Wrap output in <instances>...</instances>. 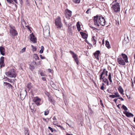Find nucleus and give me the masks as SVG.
Returning <instances> with one entry per match:
<instances>
[{
    "mask_svg": "<svg viewBox=\"0 0 135 135\" xmlns=\"http://www.w3.org/2000/svg\"><path fill=\"white\" fill-rule=\"evenodd\" d=\"M0 51L1 54L2 55H5V53L4 52L5 51V49L4 47H0Z\"/></svg>",
    "mask_w": 135,
    "mask_h": 135,
    "instance_id": "17",
    "label": "nucleus"
},
{
    "mask_svg": "<svg viewBox=\"0 0 135 135\" xmlns=\"http://www.w3.org/2000/svg\"><path fill=\"white\" fill-rule=\"evenodd\" d=\"M41 101L38 100V101H37L36 102H35V103L38 106L39 105H40V102Z\"/></svg>",
    "mask_w": 135,
    "mask_h": 135,
    "instance_id": "37",
    "label": "nucleus"
},
{
    "mask_svg": "<svg viewBox=\"0 0 135 135\" xmlns=\"http://www.w3.org/2000/svg\"><path fill=\"white\" fill-rule=\"evenodd\" d=\"M31 46L32 47V48L33 50H34V48H35V51L36 50V48L35 47L33 46L32 45H31Z\"/></svg>",
    "mask_w": 135,
    "mask_h": 135,
    "instance_id": "57",
    "label": "nucleus"
},
{
    "mask_svg": "<svg viewBox=\"0 0 135 135\" xmlns=\"http://www.w3.org/2000/svg\"><path fill=\"white\" fill-rule=\"evenodd\" d=\"M27 92L26 90H22L20 94L21 98L22 100H23L25 98Z\"/></svg>",
    "mask_w": 135,
    "mask_h": 135,
    "instance_id": "7",
    "label": "nucleus"
},
{
    "mask_svg": "<svg viewBox=\"0 0 135 135\" xmlns=\"http://www.w3.org/2000/svg\"><path fill=\"white\" fill-rule=\"evenodd\" d=\"M103 81L105 82H106L107 83V85H108V81L107 79H103Z\"/></svg>",
    "mask_w": 135,
    "mask_h": 135,
    "instance_id": "41",
    "label": "nucleus"
},
{
    "mask_svg": "<svg viewBox=\"0 0 135 135\" xmlns=\"http://www.w3.org/2000/svg\"><path fill=\"white\" fill-rule=\"evenodd\" d=\"M3 85L4 86H6L7 88L8 89H10V88L12 89L13 87L12 86L11 84L6 82H4Z\"/></svg>",
    "mask_w": 135,
    "mask_h": 135,
    "instance_id": "12",
    "label": "nucleus"
},
{
    "mask_svg": "<svg viewBox=\"0 0 135 135\" xmlns=\"http://www.w3.org/2000/svg\"><path fill=\"white\" fill-rule=\"evenodd\" d=\"M42 79L44 81H45L46 80V79L45 77H42Z\"/></svg>",
    "mask_w": 135,
    "mask_h": 135,
    "instance_id": "58",
    "label": "nucleus"
},
{
    "mask_svg": "<svg viewBox=\"0 0 135 135\" xmlns=\"http://www.w3.org/2000/svg\"><path fill=\"white\" fill-rule=\"evenodd\" d=\"M7 2L10 3H13V2L12 0H6Z\"/></svg>",
    "mask_w": 135,
    "mask_h": 135,
    "instance_id": "40",
    "label": "nucleus"
},
{
    "mask_svg": "<svg viewBox=\"0 0 135 135\" xmlns=\"http://www.w3.org/2000/svg\"><path fill=\"white\" fill-rule=\"evenodd\" d=\"M40 75L41 76H45V74L43 72H41L40 73Z\"/></svg>",
    "mask_w": 135,
    "mask_h": 135,
    "instance_id": "49",
    "label": "nucleus"
},
{
    "mask_svg": "<svg viewBox=\"0 0 135 135\" xmlns=\"http://www.w3.org/2000/svg\"><path fill=\"white\" fill-rule=\"evenodd\" d=\"M103 22V24H102V26H104L105 25V21L103 17H102V22Z\"/></svg>",
    "mask_w": 135,
    "mask_h": 135,
    "instance_id": "31",
    "label": "nucleus"
},
{
    "mask_svg": "<svg viewBox=\"0 0 135 135\" xmlns=\"http://www.w3.org/2000/svg\"><path fill=\"white\" fill-rule=\"evenodd\" d=\"M112 8L115 12H118L120 11V8L119 4L117 3L115 4L112 5Z\"/></svg>",
    "mask_w": 135,
    "mask_h": 135,
    "instance_id": "6",
    "label": "nucleus"
},
{
    "mask_svg": "<svg viewBox=\"0 0 135 135\" xmlns=\"http://www.w3.org/2000/svg\"><path fill=\"white\" fill-rule=\"evenodd\" d=\"M55 23L58 29H60L62 27V24L61 22L60 17L58 16L55 20Z\"/></svg>",
    "mask_w": 135,
    "mask_h": 135,
    "instance_id": "2",
    "label": "nucleus"
},
{
    "mask_svg": "<svg viewBox=\"0 0 135 135\" xmlns=\"http://www.w3.org/2000/svg\"><path fill=\"white\" fill-rule=\"evenodd\" d=\"M3 79L4 80V81H8V82L12 83L13 82L12 79H9L7 77H6L3 78Z\"/></svg>",
    "mask_w": 135,
    "mask_h": 135,
    "instance_id": "18",
    "label": "nucleus"
},
{
    "mask_svg": "<svg viewBox=\"0 0 135 135\" xmlns=\"http://www.w3.org/2000/svg\"><path fill=\"white\" fill-rule=\"evenodd\" d=\"M105 46H106L107 47L108 49H109L110 48V46L109 45V42L106 40L105 41Z\"/></svg>",
    "mask_w": 135,
    "mask_h": 135,
    "instance_id": "23",
    "label": "nucleus"
},
{
    "mask_svg": "<svg viewBox=\"0 0 135 135\" xmlns=\"http://www.w3.org/2000/svg\"><path fill=\"white\" fill-rule=\"evenodd\" d=\"M118 62L119 64L120 65H124L125 64V61L123 60L121 58H119L117 59Z\"/></svg>",
    "mask_w": 135,
    "mask_h": 135,
    "instance_id": "10",
    "label": "nucleus"
},
{
    "mask_svg": "<svg viewBox=\"0 0 135 135\" xmlns=\"http://www.w3.org/2000/svg\"><path fill=\"white\" fill-rule=\"evenodd\" d=\"M108 71L106 70L105 69H104L102 72V76L103 75H107Z\"/></svg>",
    "mask_w": 135,
    "mask_h": 135,
    "instance_id": "20",
    "label": "nucleus"
},
{
    "mask_svg": "<svg viewBox=\"0 0 135 135\" xmlns=\"http://www.w3.org/2000/svg\"><path fill=\"white\" fill-rule=\"evenodd\" d=\"M30 40L34 43H36L37 42L36 38L34 36L33 34H31L30 35Z\"/></svg>",
    "mask_w": 135,
    "mask_h": 135,
    "instance_id": "11",
    "label": "nucleus"
},
{
    "mask_svg": "<svg viewBox=\"0 0 135 135\" xmlns=\"http://www.w3.org/2000/svg\"><path fill=\"white\" fill-rule=\"evenodd\" d=\"M25 135H29V132L28 131V129L26 128L25 129Z\"/></svg>",
    "mask_w": 135,
    "mask_h": 135,
    "instance_id": "22",
    "label": "nucleus"
},
{
    "mask_svg": "<svg viewBox=\"0 0 135 135\" xmlns=\"http://www.w3.org/2000/svg\"><path fill=\"white\" fill-rule=\"evenodd\" d=\"M44 50V48L43 46H42L41 47V50H40L39 52L40 54H42Z\"/></svg>",
    "mask_w": 135,
    "mask_h": 135,
    "instance_id": "27",
    "label": "nucleus"
},
{
    "mask_svg": "<svg viewBox=\"0 0 135 135\" xmlns=\"http://www.w3.org/2000/svg\"><path fill=\"white\" fill-rule=\"evenodd\" d=\"M108 79H111V73H109L108 76Z\"/></svg>",
    "mask_w": 135,
    "mask_h": 135,
    "instance_id": "54",
    "label": "nucleus"
},
{
    "mask_svg": "<svg viewBox=\"0 0 135 135\" xmlns=\"http://www.w3.org/2000/svg\"><path fill=\"white\" fill-rule=\"evenodd\" d=\"M66 124H68L70 127L71 128H73V126L71 124H69L68 123H66Z\"/></svg>",
    "mask_w": 135,
    "mask_h": 135,
    "instance_id": "44",
    "label": "nucleus"
},
{
    "mask_svg": "<svg viewBox=\"0 0 135 135\" xmlns=\"http://www.w3.org/2000/svg\"><path fill=\"white\" fill-rule=\"evenodd\" d=\"M71 25L70 24H69L68 25V32L69 33H71Z\"/></svg>",
    "mask_w": 135,
    "mask_h": 135,
    "instance_id": "21",
    "label": "nucleus"
},
{
    "mask_svg": "<svg viewBox=\"0 0 135 135\" xmlns=\"http://www.w3.org/2000/svg\"><path fill=\"white\" fill-rule=\"evenodd\" d=\"M49 29L48 26H46L45 28L43 29L44 37L46 38H47L50 35Z\"/></svg>",
    "mask_w": 135,
    "mask_h": 135,
    "instance_id": "4",
    "label": "nucleus"
},
{
    "mask_svg": "<svg viewBox=\"0 0 135 135\" xmlns=\"http://www.w3.org/2000/svg\"><path fill=\"white\" fill-rule=\"evenodd\" d=\"M80 33L83 38L85 39H86L87 38L88 35L86 34L85 33L82 32H80Z\"/></svg>",
    "mask_w": 135,
    "mask_h": 135,
    "instance_id": "14",
    "label": "nucleus"
},
{
    "mask_svg": "<svg viewBox=\"0 0 135 135\" xmlns=\"http://www.w3.org/2000/svg\"><path fill=\"white\" fill-rule=\"evenodd\" d=\"M122 108L124 109L125 112H126L128 110L127 108L124 105H123L122 106Z\"/></svg>",
    "mask_w": 135,
    "mask_h": 135,
    "instance_id": "28",
    "label": "nucleus"
},
{
    "mask_svg": "<svg viewBox=\"0 0 135 135\" xmlns=\"http://www.w3.org/2000/svg\"><path fill=\"white\" fill-rule=\"evenodd\" d=\"M15 70L14 69H12L5 73V74L8 77L11 78H15L16 76V74Z\"/></svg>",
    "mask_w": 135,
    "mask_h": 135,
    "instance_id": "1",
    "label": "nucleus"
},
{
    "mask_svg": "<svg viewBox=\"0 0 135 135\" xmlns=\"http://www.w3.org/2000/svg\"><path fill=\"white\" fill-rule=\"evenodd\" d=\"M114 95L116 97H119L120 96L118 92H115L114 93Z\"/></svg>",
    "mask_w": 135,
    "mask_h": 135,
    "instance_id": "36",
    "label": "nucleus"
},
{
    "mask_svg": "<svg viewBox=\"0 0 135 135\" xmlns=\"http://www.w3.org/2000/svg\"><path fill=\"white\" fill-rule=\"evenodd\" d=\"M4 57H1L0 59V64L1 63H3L4 62Z\"/></svg>",
    "mask_w": 135,
    "mask_h": 135,
    "instance_id": "32",
    "label": "nucleus"
},
{
    "mask_svg": "<svg viewBox=\"0 0 135 135\" xmlns=\"http://www.w3.org/2000/svg\"><path fill=\"white\" fill-rule=\"evenodd\" d=\"M78 23L79 24V22H77V28L78 31H79L81 30L80 26L79 24L78 25Z\"/></svg>",
    "mask_w": 135,
    "mask_h": 135,
    "instance_id": "26",
    "label": "nucleus"
},
{
    "mask_svg": "<svg viewBox=\"0 0 135 135\" xmlns=\"http://www.w3.org/2000/svg\"><path fill=\"white\" fill-rule=\"evenodd\" d=\"M26 49V47H24V48H23L22 49V52H25V51Z\"/></svg>",
    "mask_w": 135,
    "mask_h": 135,
    "instance_id": "52",
    "label": "nucleus"
},
{
    "mask_svg": "<svg viewBox=\"0 0 135 135\" xmlns=\"http://www.w3.org/2000/svg\"><path fill=\"white\" fill-rule=\"evenodd\" d=\"M0 67L1 68L4 67L5 66V64L4 63V62L3 63H1V64H0Z\"/></svg>",
    "mask_w": 135,
    "mask_h": 135,
    "instance_id": "42",
    "label": "nucleus"
},
{
    "mask_svg": "<svg viewBox=\"0 0 135 135\" xmlns=\"http://www.w3.org/2000/svg\"><path fill=\"white\" fill-rule=\"evenodd\" d=\"M38 100L41 101V100L38 97H36L33 99V101L35 102L37 101H38Z\"/></svg>",
    "mask_w": 135,
    "mask_h": 135,
    "instance_id": "25",
    "label": "nucleus"
},
{
    "mask_svg": "<svg viewBox=\"0 0 135 135\" xmlns=\"http://www.w3.org/2000/svg\"><path fill=\"white\" fill-rule=\"evenodd\" d=\"M118 99H114L113 100V101L116 103L117 102V100Z\"/></svg>",
    "mask_w": 135,
    "mask_h": 135,
    "instance_id": "63",
    "label": "nucleus"
},
{
    "mask_svg": "<svg viewBox=\"0 0 135 135\" xmlns=\"http://www.w3.org/2000/svg\"><path fill=\"white\" fill-rule=\"evenodd\" d=\"M70 53L73 55L72 57H73V56H75L76 55L75 54L73 51H72L70 50L69 51Z\"/></svg>",
    "mask_w": 135,
    "mask_h": 135,
    "instance_id": "33",
    "label": "nucleus"
},
{
    "mask_svg": "<svg viewBox=\"0 0 135 135\" xmlns=\"http://www.w3.org/2000/svg\"><path fill=\"white\" fill-rule=\"evenodd\" d=\"M90 9H91L90 8L88 9V10L86 12V13L87 14H89V13H90L91 11H90Z\"/></svg>",
    "mask_w": 135,
    "mask_h": 135,
    "instance_id": "43",
    "label": "nucleus"
},
{
    "mask_svg": "<svg viewBox=\"0 0 135 135\" xmlns=\"http://www.w3.org/2000/svg\"><path fill=\"white\" fill-rule=\"evenodd\" d=\"M100 53V52L99 50L97 51L94 54V55L95 57L97 60H99V56Z\"/></svg>",
    "mask_w": 135,
    "mask_h": 135,
    "instance_id": "13",
    "label": "nucleus"
},
{
    "mask_svg": "<svg viewBox=\"0 0 135 135\" xmlns=\"http://www.w3.org/2000/svg\"><path fill=\"white\" fill-rule=\"evenodd\" d=\"M35 59L36 60H39V58L38 56L37 55V54H35Z\"/></svg>",
    "mask_w": 135,
    "mask_h": 135,
    "instance_id": "38",
    "label": "nucleus"
},
{
    "mask_svg": "<svg viewBox=\"0 0 135 135\" xmlns=\"http://www.w3.org/2000/svg\"><path fill=\"white\" fill-rule=\"evenodd\" d=\"M43 120L45 122H47L49 120V119L47 118V119H45L44 118H43Z\"/></svg>",
    "mask_w": 135,
    "mask_h": 135,
    "instance_id": "47",
    "label": "nucleus"
},
{
    "mask_svg": "<svg viewBox=\"0 0 135 135\" xmlns=\"http://www.w3.org/2000/svg\"><path fill=\"white\" fill-rule=\"evenodd\" d=\"M53 119L54 120H56V118L55 117H54L53 118Z\"/></svg>",
    "mask_w": 135,
    "mask_h": 135,
    "instance_id": "64",
    "label": "nucleus"
},
{
    "mask_svg": "<svg viewBox=\"0 0 135 135\" xmlns=\"http://www.w3.org/2000/svg\"><path fill=\"white\" fill-rule=\"evenodd\" d=\"M122 56L123 59L124 60L125 62L126 63L128 62V57L125 54H122Z\"/></svg>",
    "mask_w": 135,
    "mask_h": 135,
    "instance_id": "16",
    "label": "nucleus"
},
{
    "mask_svg": "<svg viewBox=\"0 0 135 135\" xmlns=\"http://www.w3.org/2000/svg\"><path fill=\"white\" fill-rule=\"evenodd\" d=\"M53 123L55 125H56V121H54V122H53Z\"/></svg>",
    "mask_w": 135,
    "mask_h": 135,
    "instance_id": "61",
    "label": "nucleus"
},
{
    "mask_svg": "<svg viewBox=\"0 0 135 135\" xmlns=\"http://www.w3.org/2000/svg\"><path fill=\"white\" fill-rule=\"evenodd\" d=\"M91 40H92V41H95V39H94V36H92V38H91Z\"/></svg>",
    "mask_w": 135,
    "mask_h": 135,
    "instance_id": "56",
    "label": "nucleus"
},
{
    "mask_svg": "<svg viewBox=\"0 0 135 135\" xmlns=\"http://www.w3.org/2000/svg\"><path fill=\"white\" fill-rule=\"evenodd\" d=\"M73 2L75 3H79L80 2V0H73Z\"/></svg>",
    "mask_w": 135,
    "mask_h": 135,
    "instance_id": "39",
    "label": "nucleus"
},
{
    "mask_svg": "<svg viewBox=\"0 0 135 135\" xmlns=\"http://www.w3.org/2000/svg\"><path fill=\"white\" fill-rule=\"evenodd\" d=\"M118 99H120L121 101H123L124 100V99L122 97L119 98Z\"/></svg>",
    "mask_w": 135,
    "mask_h": 135,
    "instance_id": "59",
    "label": "nucleus"
},
{
    "mask_svg": "<svg viewBox=\"0 0 135 135\" xmlns=\"http://www.w3.org/2000/svg\"><path fill=\"white\" fill-rule=\"evenodd\" d=\"M57 126L58 127H60V128L62 130H64V128L62 126H61L60 125H57Z\"/></svg>",
    "mask_w": 135,
    "mask_h": 135,
    "instance_id": "46",
    "label": "nucleus"
},
{
    "mask_svg": "<svg viewBox=\"0 0 135 135\" xmlns=\"http://www.w3.org/2000/svg\"><path fill=\"white\" fill-rule=\"evenodd\" d=\"M34 68V66L33 65L31 64L30 65L29 69L30 70L33 71Z\"/></svg>",
    "mask_w": 135,
    "mask_h": 135,
    "instance_id": "30",
    "label": "nucleus"
},
{
    "mask_svg": "<svg viewBox=\"0 0 135 135\" xmlns=\"http://www.w3.org/2000/svg\"><path fill=\"white\" fill-rule=\"evenodd\" d=\"M40 57L41 59H45V57H43L42 56V55H40Z\"/></svg>",
    "mask_w": 135,
    "mask_h": 135,
    "instance_id": "53",
    "label": "nucleus"
},
{
    "mask_svg": "<svg viewBox=\"0 0 135 135\" xmlns=\"http://www.w3.org/2000/svg\"><path fill=\"white\" fill-rule=\"evenodd\" d=\"M101 69L100 70L99 72V76L100 77L99 79L100 80H101V79H102V78H101V73H100V71H101Z\"/></svg>",
    "mask_w": 135,
    "mask_h": 135,
    "instance_id": "51",
    "label": "nucleus"
},
{
    "mask_svg": "<svg viewBox=\"0 0 135 135\" xmlns=\"http://www.w3.org/2000/svg\"><path fill=\"white\" fill-rule=\"evenodd\" d=\"M48 128L51 131V132H53L54 131L53 129L51 128V127H49Z\"/></svg>",
    "mask_w": 135,
    "mask_h": 135,
    "instance_id": "45",
    "label": "nucleus"
},
{
    "mask_svg": "<svg viewBox=\"0 0 135 135\" xmlns=\"http://www.w3.org/2000/svg\"><path fill=\"white\" fill-rule=\"evenodd\" d=\"M9 26L10 27L9 31V33L12 36H16L18 34V33L15 30V27L11 25H10Z\"/></svg>",
    "mask_w": 135,
    "mask_h": 135,
    "instance_id": "5",
    "label": "nucleus"
},
{
    "mask_svg": "<svg viewBox=\"0 0 135 135\" xmlns=\"http://www.w3.org/2000/svg\"><path fill=\"white\" fill-rule=\"evenodd\" d=\"M109 97L112 98H114L116 97L115 95H109Z\"/></svg>",
    "mask_w": 135,
    "mask_h": 135,
    "instance_id": "48",
    "label": "nucleus"
},
{
    "mask_svg": "<svg viewBox=\"0 0 135 135\" xmlns=\"http://www.w3.org/2000/svg\"><path fill=\"white\" fill-rule=\"evenodd\" d=\"M129 41L128 37L127 35H124V39L122 42L123 45H126L129 42Z\"/></svg>",
    "mask_w": 135,
    "mask_h": 135,
    "instance_id": "9",
    "label": "nucleus"
},
{
    "mask_svg": "<svg viewBox=\"0 0 135 135\" xmlns=\"http://www.w3.org/2000/svg\"><path fill=\"white\" fill-rule=\"evenodd\" d=\"M101 17V16L98 17V15L94 17L93 20L94 24L95 26L99 27L100 26V25H101V20H100Z\"/></svg>",
    "mask_w": 135,
    "mask_h": 135,
    "instance_id": "3",
    "label": "nucleus"
},
{
    "mask_svg": "<svg viewBox=\"0 0 135 135\" xmlns=\"http://www.w3.org/2000/svg\"><path fill=\"white\" fill-rule=\"evenodd\" d=\"M65 12V15L66 18L68 19H70V17L72 16V12L68 9L66 10Z\"/></svg>",
    "mask_w": 135,
    "mask_h": 135,
    "instance_id": "8",
    "label": "nucleus"
},
{
    "mask_svg": "<svg viewBox=\"0 0 135 135\" xmlns=\"http://www.w3.org/2000/svg\"><path fill=\"white\" fill-rule=\"evenodd\" d=\"M49 112L48 110H46L44 112V115H47L48 114Z\"/></svg>",
    "mask_w": 135,
    "mask_h": 135,
    "instance_id": "34",
    "label": "nucleus"
},
{
    "mask_svg": "<svg viewBox=\"0 0 135 135\" xmlns=\"http://www.w3.org/2000/svg\"><path fill=\"white\" fill-rule=\"evenodd\" d=\"M31 83H29L27 85V88L29 89H31L32 88V86L31 85Z\"/></svg>",
    "mask_w": 135,
    "mask_h": 135,
    "instance_id": "29",
    "label": "nucleus"
},
{
    "mask_svg": "<svg viewBox=\"0 0 135 135\" xmlns=\"http://www.w3.org/2000/svg\"><path fill=\"white\" fill-rule=\"evenodd\" d=\"M101 122H99L96 123V125L97 126H98L99 128H100L101 127Z\"/></svg>",
    "mask_w": 135,
    "mask_h": 135,
    "instance_id": "35",
    "label": "nucleus"
},
{
    "mask_svg": "<svg viewBox=\"0 0 135 135\" xmlns=\"http://www.w3.org/2000/svg\"><path fill=\"white\" fill-rule=\"evenodd\" d=\"M26 22L24 20H22L21 23L22 24L24 23L25 25H26Z\"/></svg>",
    "mask_w": 135,
    "mask_h": 135,
    "instance_id": "55",
    "label": "nucleus"
},
{
    "mask_svg": "<svg viewBox=\"0 0 135 135\" xmlns=\"http://www.w3.org/2000/svg\"><path fill=\"white\" fill-rule=\"evenodd\" d=\"M118 90L119 91L120 93L122 94H123V90L122 87L120 86L118 88Z\"/></svg>",
    "mask_w": 135,
    "mask_h": 135,
    "instance_id": "24",
    "label": "nucleus"
},
{
    "mask_svg": "<svg viewBox=\"0 0 135 135\" xmlns=\"http://www.w3.org/2000/svg\"><path fill=\"white\" fill-rule=\"evenodd\" d=\"M101 69L100 70L99 72V76L100 77L99 79L100 80H101V79H102V78H101V73H100V71H101Z\"/></svg>",
    "mask_w": 135,
    "mask_h": 135,
    "instance_id": "50",
    "label": "nucleus"
},
{
    "mask_svg": "<svg viewBox=\"0 0 135 135\" xmlns=\"http://www.w3.org/2000/svg\"><path fill=\"white\" fill-rule=\"evenodd\" d=\"M93 42V45H95L96 44V40L94 41H92Z\"/></svg>",
    "mask_w": 135,
    "mask_h": 135,
    "instance_id": "62",
    "label": "nucleus"
},
{
    "mask_svg": "<svg viewBox=\"0 0 135 135\" xmlns=\"http://www.w3.org/2000/svg\"><path fill=\"white\" fill-rule=\"evenodd\" d=\"M124 113L125 114L127 117H133V114L127 111L125 112H124Z\"/></svg>",
    "mask_w": 135,
    "mask_h": 135,
    "instance_id": "15",
    "label": "nucleus"
},
{
    "mask_svg": "<svg viewBox=\"0 0 135 135\" xmlns=\"http://www.w3.org/2000/svg\"><path fill=\"white\" fill-rule=\"evenodd\" d=\"M26 26V27H27V28L29 30H31V27L30 26Z\"/></svg>",
    "mask_w": 135,
    "mask_h": 135,
    "instance_id": "60",
    "label": "nucleus"
},
{
    "mask_svg": "<svg viewBox=\"0 0 135 135\" xmlns=\"http://www.w3.org/2000/svg\"><path fill=\"white\" fill-rule=\"evenodd\" d=\"M75 61L76 62L77 65H78L79 63V61L78 60V58L77 57V55H76L74 56L73 57Z\"/></svg>",
    "mask_w": 135,
    "mask_h": 135,
    "instance_id": "19",
    "label": "nucleus"
}]
</instances>
